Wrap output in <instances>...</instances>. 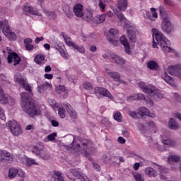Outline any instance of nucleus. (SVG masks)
<instances>
[{
  "label": "nucleus",
  "mask_w": 181,
  "mask_h": 181,
  "mask_svg": "<svg viewBox=\"0 0 181 181\" xmlns=\"http://www.w3.org/2000/svg\"><path fill=\"white\" fill-rule=\"evenodd\" d=\"M141 166V164L139 163H134L133 168L134 170H138L139 169V167Z\"/></svg>",
  "instance_id": "69168bd1"
},
{
  "label": "nucleus",
  "mask_w": 181,
  "mask_h": 181,
  "mask_svg": "<svg viewBox=\"0 0 181 181\" xmlns=\"http://www.w3.org/2000/svg\"><path fill=\"white\" fill-rule=\"evenodd\" d=\"M160 177L163 180L170 181V175L168 174V170H163L160 172Z\"/></svg>",
  "instance_id": "c85d7f7f"
},
{
  "label": "nucleus",
  "mask_w": 181,
  "mask_h": 181,
  "mask_svg": "<svg viewBox=\"0 0 181 181\" xmlns=\"http://www.w3.org/2000/svg\"><path fill=\"white\" fill-rule=\"evenodd\" d=\"M93 146L94 144L93 141L90 140H83L81 143V146L74 141L72 143V149H74L75 152L83 153L86 158H88V156L91 155V151H93Z\"/></svg>",
  "instance_id": "7ed1b4c3"
},
{
  "label": "nucleus",
  "mask_w": 181,
  "mask_h": 181,
  "mask_svg": "<svg viewBox=\"0 0 181 181\" xmlns=\"http://www.w3.org/2000/svg\"><path fill=\"white\" fill-rule=\"evenodd\" d=\"M168 163H173V162H180V157L177 155H171L168 158Z\"/></svg>",
  "instance_id": "c756f323"
},
{
  "label": "nucleus",
  "mask_w": 181,
  "mask_h": 181,
  "mask_svg": "<svg viewBox=\"0 0 181 181\" xmlns=\"http://www.w3.org/2000/svg\"><path fill=\"white\" fill-rule=\"evenodd\" d=\"M61 56H62V57H64V59H69V57H67V54L66 53V52H64V50L61 51Z\"/></svg>",
  "instance_id": "338daca9"
},
{
  "label": "nucleus",
  "mask_w": 181,
  "mask_h": 181,
  "mask_svg": "<svg viewBox=\"0 0 181 181\" xmlns=\"http://www.w3.org/2000/svg\"><path fill=\"white\" fill-rule=\"evenodd\" d=\"M117 141L119 142V144H125L126 142L125 139H124L123 137H119L117 139Z\"/></svg>",
  "instance_id": "0e129e2a"
},
{
  "label": "nucleus",
  "mask_w": 181,
  "mask_h": 181,
  "mask_svg": "<svg viewBox=\"0 0 181 181\" xmlns=\"http://www.w3.org/2000/svg\"><path fill=\"white\" fill-rule=\"evenodd\" d=\"M93 168L97 170V172H100V170H101V167H100L98 164L93 163Z\"/></svg>",
  "instance_id": "bf43d9fd"
},
{
  "label": "nucleus",
  "mask_w": 181,
  "mask_h": 181,
  "mask_svg": "<svg viewBox=\"0 0 181 181\" xmlns=\"http://www.w3.org/2000/svg\"><path fill=\"white\" fill-rule=\"evenodd\" d=\"M79 179V180H84L86 179V175L83 173L80 172L78 169H71L69 173H66V176L70 179V180L75 181L76 178Z\"/></svg>",
  "instance_id": "0eeeda50"
},
{
  "label": "nucleus",
  "mask_w": 181,
  "mask_h": 181,
  "mask_svg": "<svg viewBox=\"0 0 181 181\" xmlns=\"http://www.w3.org/2000/svg\"><path fill=\"white\" fill-rule=\"evenodd\" d=\"M105 4H103V1H100L99 7L100 8L102 12H104V11H105Z\"/></svg>",
  "instance_id": "6e6d98bb"
},
{
  "label": "nucleus",
  "mask_w": 181,
  "mask_h": 181,
  "mask_svg": "<svg viewBox=\"0 0 181 181\" xmlns=\"http://www.w3.org/2000/svg\"><path fill=\"white\" fill-rule=\"evenodd\" d=\"M168 127L170 129H179V123L176 122L175 119L170 118L168 122Z\"/></svg>",
  "instance_id": "cd10ccee"
},
{
  "label": "nucleus",
  "mask_w": 181,
  "mask_h": 181,
  "mask_svg": "<svg viewBox=\"0 0 181 181\" xmlns=\"http://www.w3.org/2000/svg\"><path fill=\"white\" fill-rule=\"evenodd\" d=\"M159 12H160V16L163 17V19L170 18L169 16H168V13H166V10H165L164 6L159 7Z\"/></svg>",
  "instance_id": "e433bc0d"
},
{
  "label": "nucleus",
  "mask_w": 181,
  "mask_h": 181,
  "mask_svg": "<svg viewBox=\"0 0 181 181\" xmlns=\"http://www.w3.org/2000/svg\"><path fill=\"white\" fill-rule=\"evenodd\" d=\"M114 119L115 121H117V122H122V115H121V112H117L114 114Z\"/></svg>",
  "instance_id": "79ce46f5"
},
{
  "label": "nucleus",
  "mask_w": 181,
  "mask_h": 181,
  "mask_svg": "<svg viewBox=\"0 0 181 181\" xmlns=\"http://www.w3.org/2000/svg\"><path fill=\"white\" fill-rule=\"evenodd\" d=\"M32 165H39L37 162L35 161V159L33 158H27L26 160V165L28 168H30Z\"/></svg>",
  "instance_id": "37998d69"
},
{
  "label": "nucleus",
  "mask_w": 181,
  "mask_h": 181,
  "mask_svg": "<svg viewBox=\"0 0 181 181\" xmlns=\"http://www.w3.org/2000/svg\"><path fill=\"white\" fill-rule=\"evenodd\" d=\"M139 87L141 88L144 93L148 94L150 97H153L155 100H160L161 98H163V95L160 93V90H159V89H158L155 86H146V83L140 82L139 83Z\"/></svg>",
  "instance_id": "20e7f679"
},
{
  "label": "nucleus",
  "mask_w": 181,
  "mask_h": 181,
  "mask_svg": "<svg viewBox=\"0 0 181 181\" xmlns=\"http://www.w3.org/2000/svg\"><path fill=\"white\" fill-rule=\"evenodd\" d=\"M107 39L109 42L111 43H115V42H118V30L115 28H112L110 30Z\"/></svg>",
  "instance_id": "ddd939ff"
},
{
  "label": "nucleus",
  "mask_w": 181,
  "mask_h": 181,
  "mask_svg": "<svg viewBox=\"0 0 181 181\" xmlns=\"http://www.w3.org/2000/svg\"><path fill=\"white\" fill-rule=\"evenodd\" d=\"M162 78L165 80L168 84H170V86H172V87H176V83H175V80L172 78L169 75H168V73L165 72L162 74Z\"/></svg>",
  "instance_id": "5701e85b"
},
{
  "label": "nucleus",
  "mask_w": 181,
  "mask_h": 181,
  "mask_svg": "<svg viewBox=\"0 0 181 181\" xmlns=\"http://www.w3.org/2000/svg\"><path fill=\"white\" fill-rule=\"evenodd\" d=\"M51 124H52V127H59V122H57L54 119H52L51 121Z\"/></svg>",
  "instance_id": "e2e57ef3"
},
{
  "label": "nucleus",
  "mask_w": 181,
  "mask_h": 181,
  "mask_svg": "<svg viewBox=\"0 0 181 181\" xmlns=\"http://www.w3.org/2000/svg\"><path fill=\"white\" fill-rule=\"evenodd\" d=\"M127 35L130 42H132V43L136 42V35L134 31L127 30Z\"/></svg>",
  "instance_id": "c9c22d12"
},
{
  "label": "nucleus",
  "mask_w": 181,
  "mask_h": 181,
  "mask_svg": "<svg viewBox=\"0 0 181 181\" xmlns=\"http://www.w3.org/2000/svg\"><path fill=\"white\" fill-rule=\"evenodd\" d=\"M110 57L112 62H115V63H116V64H119V66H124L126 63L125 59L118 55L112 54Z\"/></svg>",
  "instance_id": "aec40b11"
},
{
  "label": "nucleus",
  "mask_w": 181,
  "mask_h": 181,
  "mask_svg": "<svg viewBox=\"0 0 181 181\" xmlns=\"http://www.w3.org/2000/svg\"><path fill=\"white\" fill-rule=\"evenodd\" d=\"M73 47L76 50H78V52H79V53H84V52H85L84 47H83V46H78L75 44Z\"/></svg>",
  "instance_id": "09e8293b"
},
{
  "label": "nucleus",
  "mask_w": 181,
  "mask_h": 181,
  "mask_svg": "<svg viewBox=\"0 0 181 181\" xmlns=\"http://www.w3.org/2000/svg\"><path fill=\"white\" fill-rule=\"evenodd\" d=\"M34 62L36 64L42 66L46 63V56L42 54H37L34 58Z\"/></svg>",
  "instance_id": "6ab92c4d"
},
{
  "label": "nucleus",
  "mask_w": 181,
  "mask_h": 181,
  "mask_svg": "<svg viewBox=\"0 0 181 181\" xmlns=\"http://www.w3.org/2000/svg\"><path fill=\"white\" fill-rule=\"evenodd\" d=\"M62 175V173L59 171H54V174L51 177V181H64V178Z\"/></svg>",
  "instance_id": "a878e982"
},
{
  "label": "nucleus",
  "mask_w": 181,
  "mask_h": 181,
  "mask_svg": "<svg viewBox=\"0 0 181 181\" xmlns=\"http://www.w3.org/2000/svg\"><path fill=\"white\" fill-rule=\"evenodd\" d=\"M173 29L170 18H164L162 22V30L165 33H170Z\"/></svg>",
  "instance_id": "1a4fd4ad"
},
{
  "label": "nucleus",
  "mask_w": 181,
  "mask_h": 181,
  "mask_svg": "<svg viewBox=\"0 0 181 181\" xmlns=\"http://www.w3.org/2000/svg\"><path fill=\"white\" fill-rule=\"evenodd\" d=\"M134 177L136 181H144V179H142V175L141 174H135Z\"/></svg>",
  "instance_id": "864d4df0"
},
{
  "label": "nucleus",
  "mask_w": 181,
  "mask_h": 181,
  "mask_svg": "<svg viewBox=\"0 0 181 181\" xmlns=\"http://www.w3.org/2000/svg\"><path fill=\"white\" fill-rule=\"evenodd\" d=\"M136 100H144L148 105L153 106V101L150 98L145 97V95L142 93L137 94Z\"/></svg>",
  "instance_id": "4be33fe9"
},
{
  "label": "nucleus",
  "mask_w": 181,
  "mask_h": 181,
  "mask_svg": "<svg viewBox=\"0 0 181 181\" xmlns=\"http://www.w3.org/2000/svg\"><path fill=\"white\" fill-rule=\"evenodd\" d=\"M0 101H1L3 104H6V103H8V97L5 96V94H4V90L1 87H0Z\"/></svg>",
  "instance_id": "4c0bfd02"
},
{
  "label": "nucleus",
  "mask_w": 181,
  "mask_h": 181,
  "mask_svg": "<svg viewBox=\"0 0 181 181\" xmlns=\"http://www.w3.org/2000/svg\"><path fill=\"white\" fill-rule=\"evenodd\" d=\"M64 91H66V87L63 85H59L55 88V93H57V94H62L64 93Z\"/></svg>",
  "instance_id": "ea45409f"
},
{
  "label": "nucleus",
  "mask_w": 181,
  "mask_h": 181,
  "mask_svg": "<svg viewBox=\"0 0 181 181\" xmlns=\"http://www.w3.org/2000/svg\"><path fill=\"white\" fill-rule=\"evenodd\" d=\"M84 6L80 3L76 4L73 7V12L77 18H83L84 16Z\"/></svg>",
  "instance_id": "9d476101"
},
{
  "label": "nucleus",
  "mask_w": 181,
  "mask_h": 181,
  "mask_svg": "<svg viewBox=\"0 0 181 181\" xmlns=\"http://www.w3.org/2000/svg\"><path fill=\"white\" fill-rule=\"evenodd\" d=\"M117 8L122 12L127 11V8H128V0H118Z\"/></svg>",
  "instance_id": "b1692460"
},
{
  "label": "nucleus",
  "mask_w": 181,
  "mask_h": 181,
  "mask_svg": "<svg viewBox=\"0 0 181 181\" xmlns=\"http://www.w3.org/2000/svg\"><path fill=\"white\" fill-rule=\"evenodd\" d=\"M1 31L3 32L4 35H5L9 40H16V34L11 30L8 21H0V32Z\"/></svg>",
  "instance_id": "39448f33"
},
{
  "label": "nucleus",
  "mask_w": 181,
  "mask_h": 181,
  "mask_svg": "<svg viewBox=\"0 0 181 181\" xmlns=\"http://www.w3.org/2000/svg\"><path fill=\"white\" fill-rule=\"evenodd\" d=\"M163 144L167 146H175L176 142L172 139L163 140Z\"/></svg>",
  "instance_id": "a19ab883"
},
{
  "label": "nucleus",
  "mask_w": 181,
  "mask_h": 181,
  "mask_svg": "<svg viewBox=\"0 0 181 181\" xmlns=\"http://www.w3.org/2000/svg\"><path fill=\"white\" fill-rule=\"evenodd\" d=\"M145 174L148 176V177H155L156 176H158V171L148 167L145 169Z\"/></svg>",
  "instance_id": "393cba45"
},
{
  "label": "nucleus",
  "mask_w": 181,
  "mask_h": 181,
  "mask_svg": "<svg viewBox=\"0 0 181 181\" xmlns=\"http://www.w3.org/2000/svg\"><path fill=\"white\" fill-rule=\"evenodd\" d=\"M128 115L132 117V118H138V113L135 111H129Z\"/></svg>",
  "instance_id": "3c124183"
},
{
  "label": "nucleus",
  "mask_w": 181,
  "mask_h": 181,
  "mask_svg": "<svg viewBox=\"0 0 181 181\" xmlns=\"http://www.w3.org/2000/svg\"><path fill=\"white\" fill-rule=\"evenodd\" d=\"M18 169H16L15 168H11L8 170V177L10 179H13V177H15L16 176V175H18Z\"/></svg>",
  "instance_id": "f704fd0d"
},
{
  "label": "nucleus",
  "mask_w": 181,
  "mask_h": 181,
  "mask_svg": "<svg viewBox=\"0 0 181 181\" xmlns=\"http://www.w3.org/2000/svg\"><path fill=\"white\" fill-rule=\"evenodd\" d=\"M139 115L141 117H144V115H146L147 117H150L151 118H155L156 117V115L153 113H151L148 108L145 107H141L139 108V112H138Z\"/></svg>",
  "instance_id": "2eb2a0df"
},
{
  "label": "nucleus",
  "mask_w": 181,
  "mask_h": 181,
  "mask_svg": "<svg viewBox=\"0 0 181 181\" xmlns=\"http://www.w3.org/2000/svg\"><path fill=\"white\" fill-rule=\"evenodd\" d=\"M153 32V47L155 49L158 45L160 46L161 48V50L164 52V53H172L173 52V49L170 47L169 46L170 45V41L165 37L162 33L159 32L158 29L156 28H153L152 29ZM156 40V42H155Z\"/></svg>",
  "instance_id": "f03ea898"
},
{
  "label": "nucleus",
  "mask_w": 181,
  "mask_h": 181,
  "mask_svg": "<svg viewBox=\"0 0 181 181\" xmlns=\"http://www.w3.org/2000/svg\"><path fill=\"white\" fill-rule=\"evenodd\" d=\"M168 71L171 76H175L181 78V66L180 65L171 66L168 68Z\"/></svg>",
  "instance_id": "9b49d317"
},
{
  "label": "nucleus",
  "mask_w": 181,
  "mask_h": 181,
  "mask_svg": "<svg viewBox=\"0 0 181 181\" xmlns=\"http://www.w3.org/2000/svg\"><path fill=\"white\" fill-rule=\"evenodd\" d=\"M32 39L30 38H26L24 40V43H25V45H30V43H32Z\"/></svg>",
  "instance_id": "680f3d73"
},
{
  "label": "nucleus",
  "mask_w": 181,
  "mask_h": 181,
  "mask_svg": "<svg viewBox=\"0 0 181 181\" xmlns=\"http://www.w3.org/2000/svg\"><path fill=\"white\" fill-rule=\"evenodd\" d=\"M42 40H44V38H43V37H36L35 38V43H39L40 42H42Z\"/></svg>",
  "instance_id": "774afa93"
},
{
  "label": "nucleus",
  "mask_w": 181,
  "mask_h": 181,
  "mask_svg": "<svg viewBox=\"0 0 181 181\" xmlns=\"http://www.w3.org/2000/svg\"><path fill=\"white\" fill-rule=\"evenodd\" d=\"M47 87H49V84H43L37 87V90L39 93H43L45 90H47Z\"/></svg>",
  "instance_id": "de8ad7c7"
},
{
  "label": "nucleus",
  "mask_w": 181,
  "mask_h": 181,
  "mask_svg": "<svg viewBox=\"0 0 181 181\" xmlns=\"http://www.w3.org/2000/svg\"><path fill=\"white\" fill-rule=\"evenodd\" d=\"M150 11L151 12H151L148 11L146 12V16L148 19L153 22L156 21V19H158V13H156V8H151Z\"/></svg>",
  "instance_id": "412c9836"
},
{
  "label": "nucleus",
  "mask_w": 181,
  "mask_h": 181,
  "mask_svg": "<svg viewBox=\"0 0 181 181\" xmlns=\"http://www.w3.org/2000/svg\"><path fill=\"white\" fill-rule=\"evenodd\" d=\"M107 74L109 77H111V78H113L115 81H119V78H121V76H119V74L118 72H107Z\"/></svg>",
  "instance_id": "2f4dec72"
},
{
  "label": "nucleus",
  "mask_w": 181,
  "mask_h": 181,
  "mask_svg": "<svg viewBox=\"0 0 181 181\" xmlns=\"http://www.w3.org/2000/svg\"><path fill=\"white\" fill-rule=\"evenodd\" d=\"M147 67L150 70H158L159 69V64H158L157 62L151 60L147 63Z\"/></svg>",
  "instance_id": "bb28decb"
},
{
  "label": "nucleus",
  "mask_w": 181,
  "mask_h": 181,
  "mask_svg": "<svg viewBox=\"0 0 181 181\" xmlns=\"http://www.w3.org/2000/svg\"><path fill=\"white\" fill-rule=\"evenodd\" d=\"M94 93L100 94L103 97H107V98H110V100H112V98H114L112 95H111V93H110V90L105 88L96 87L94 89Z\"/></svg>",
  "instance_id": "6e6552de"
},
{
  "label": "nucleus",
  "mask_w": 181,
  "mask_h": 181,
  "mask_svg": "<svg viewBox=\"0 0 181 181\" xmlns=\"http://www.w3.org/2000/svg\"><path fill=\"white\" fill-rule=\"evenodd\" d=\"M120 43L123 45L124 47L125 52L127 54H131V46L129 45V43L128 42V40H127V37H125V35H122L119 38Z\"/></svg>",
  "instance_id": "dca6fc26"
},
{
  "label": "nucleus",
  "mask_w": 181,
  "mask_h": 181,
  "mask_svg": "<svg viewBox=\"0 0 181 181\" xmlns=\"http://www.w3.org/2000/svg\"><path fill=\"white\" fill-rule=\"evenodd\" d=\"M58 114L61 118H66V109L64 107H59L58 109Z\"/></svg>",
  "instance_id": "c03bdc74"
},
{
  "label": "nucleus",
  "mask_w": 181,
  "mask_h": 181,
  "mask_svg": "<svg viewBox=\"0 0 181 181\" xmlns=\"http://www.w3.org/2000/svg\"><path fill=\"white\" fill-rule=\"evenodd\" d=\"M117 16L118 18V19H119V21H125V16H124V13H122V12L119 11L117 13Z\"/></svg>",
  "instance_id": "8fccbe9b"
},
{
  "label": "nucleus",
  "mask_w": 181,
  "mask_h": 181,
  "mask_svg": "<svg viewBox=\"0 0 181 181\" xmlns=\"http://www.w3.org/2000/svg\"><path fill=\"white\" fill-rule=\"evenodd\" d=\"M8 128L11 129V133L14 136H19L22 134V128L17 123L16 121H8Z\"/></svg>",
  "instance_id": "423d86ee"
},
{
  "label": "nucleus",
  "mask_w": 181,
  "mask_h": 181,
  "mask_svg": "<svg viewBox=\"0 0 181 181\" xmlns=\"http://www.w3.org/2000/svg\"><path fill=\"white\" fill-rule=\"evenodd\" d=\"M8 63L11 64L12 62H14V66H18L19 63H21V61L22 60L21 57H19V55L16 52H11L8 54L7 57Z\"/></svg>",
  "instance_id": "f8f14e48"
},
{
  "label": "nucleus",
  "mask_w": 181,
  "mask_h": 181,
  "mask_svg": "<svg viewBox=\"0 0 181 181\" xmlns=\"http://www.w3.org/2000/svg\"><path fill=\"white\" fill-rule=\"evenodd\" d=\"M15 80L16 83H18L23 88L28 92H24L21 93V107L23 111L28 114L30 118H35V117H37L40 115L41 111L40 108L36 106V104L33 100H32V95L33 93H32V86L28 83V81L23 79L22 77L19 76H15Z\"/></svg>",
  "instance_id": "f257e3e1"
},
{
  "label": "nucleus",
  "mask_w": 181,
  "mask_h": 181,
  "mask_svg": "<svg viewBox=\"0 0 181 181\" xmlns=\"http://www.w3.org/2000/svg\"><path fill=\"white\" fill-rule=\"evenodd\" d=\"M64 40L67 46H69V47H74V45H76V43L71 41V38L70 37H66L64 38Z\"/></svg>",
  "instance_id": "49530a36"
},
{
  "label": "nucleus",
  "mask_w": 181,
  "mask_h": 181,
  "mask_svg": "<svg viewBox=\"0 0 181 181\" xmlns=\"http://www.w3.org/2000/svg\"><path fill=\"white\" fill-rule=\"evenodd\" d=\"M164 4L165 5H168V6H175V3H173V1L172 0H163Z\"/></svg>",
  "instance_id": "5fc2aeb1"
},
{
  "label": "nucleus",
  "mask_w": 181,
  "mask_h": 181,
  "mask_svg": "<svg viewBox=\"0 0 181 181\" xmlns=\"http://www.w3.org/2000/svg\"><path fill=\"white\" fill-rule=\"evenodd\" d=\"M83 88H85V90H88L89 91H91V90H93V85L91 84V83L89 82H85L83 84Z\"/></svg>",
  "instance_id": "a18cd8bd"
},
{
  "label": "nucleus",
  "mask_w": 181,
  "mask_h": 181,
  "mask_svg": "<svg viewBox=\"0 0 181 181\" xmlns=\"http://www.w3.org/2000/svg\"><path fill=\"white\" fill-rule=\"evenodd\" d=\"M45 78H47V80H52V78H53V74H45Z\"/></svg>",
  "instance_id": "052dcab7"
},
{
  "label": "nucleus",
  "mask_w": 181,
  "mask_h": 181,
  "mask_svg": "<svg viewBox=\"0 0 181 181\" xmlns=\"http://www.w3.org/2000/svg\"><path fill=\"white\" fill-rule=\"evenodd\" d=\"M23 12H25L26 13H30L31 15H35V16H40V14L39 13V11L35 9L34 8L29 6L28 5H25L23 8Z\"/></svg>",
  "instance_id": "a211bd4d"
},
{
  "label": "nucleus",
  "mask_w": 181,
  "mask_h": 181,
  "mask_svg": "<svg viewBox=\"0 0 181 181\" xmlns=\"http://www.w3.org/2000/svg\"><path fill=\"white\" fill-rule=\"evenodd\" d=\"M25 47L26 50H33V49H35V47L30 44L25 45Z\"/></svg>",
  "instance_id": "4d7b16f0"
},
{
  "label": "nucleus",
  "mask_w": 181,
  "mask_h": 181,
  "mask_svg": "<svg viewBox=\"0 0 181 181\" xmlns=\"http://www.w3.org/2000/svg\"><path fill=\"white\" fill-rule=\"evenodd\" d=\"M4 156L5 158H13V156L6 150H0V159L4 160Z\"/></svg>",
  "instance_id": "473e14b6"
},
{
  "label": "nucleus",
  "mask_w": 181,
  "mask_h": 181,
  "mask_svg": "<svg viewBox=\"0 0 181 181\" xmlns=\"http://www.w3.org/2000/svg\"><path fill=\"white\" fill-rule=\"evenodd\" d=\"M64 107H65L66 110L67 111L68 114H69L70 117H71V118L74 119H77V112L76 110H74V109H73L70 104L65 103L64 104Z\"/></svg>",
  "instance_id": "f3484780"
},
{
  "label": "nucleus",
  "mask_w": 181,
  "mask_h": 181,
  "mask_svg": "<svg viewBox=\"0 0 181 181\" xmlns=\"http://www.w3.org/2000/svg\"><path fill=\"white\" fill-rule=\"evenodd\" d=\"M66 16L69 18V19H73L74 15L71 11H69L66 13Z\"/></svg>",
  "instance_id": "13d9d810"
},
{
  "label": "nucleus",
  "mask_w": 181,
  "mask_h": 181,
  "mask_svg": "<svg viewBox=\"0 0 181 181\" xmlns=\"http://www.w3.org/2000/svg\"><path fill=\"white\" fill-rule=\"evenodd\" d=\"M43 151H45V147L42 146L40 148L39 146H35L33 149V153H35L36 156H40V158H42V159H48L49 156L45 154Z\"/></svg>",
  "instance_id": "4468645a"
},
{
  "label": "nucleus",
  "mask_w": 181,
  "mask_h": 181,
  "mask_svg": "<svg viewBox=\"0 0 181 181\" xmlns=\"http://www.w3.org/2000/svg\"><path fill=\"white\" fill-rule=\"evenodd\" d=\"M96 23H103L105 21V14H101L95 17Z\"/></svg>",
  "instance_id": "58836bf2"
},
{
  "label": "nucleus",
  "mask_w": 181,
  "mask_h": 181,
  "mask_svg": "<svg viewBox=\"0 0 181 181\" xmlns=\"http://www.w3.org/2000/svg\"><path fill=\"white\" fill-rule=\"evenodd\" d=\"M57 136V133L54 132L50 134L44 139L45 142H53V141L56 140V137Z\"/></svg>",
  "instance_id": "72a5a7b5"
},
{
  "label": "nucleus",
  "mask_w": 181,
  "mask_h": 181,
  "mask_svg": "<svg viewBox=\"0 0 181 181\" xmlns=\"http://www.w3.org/2000/svg\"><path fill=\"white\" fill-rule=\"evenodd\" d=\"M83 21L86 22H91L93 21V12L87 11L86 14L82 16Z\"/></svg>",
  "instance_id": "7c9ffc66"
},
{
  "label": "nucleus",
  "mask_w": 181,
  "mask_h": 181,
  "mask_svg": "<svg viewBox=\"0 0 181 181\" xmlns=\"http://www.w3.org/2000/svg\"><path fill=\"white\" fill-rule=\"evenodd\" d=\"M0 119L5 121L6 119V117H5V112L2 108L0 107Z\"/></svg>",
  "instance_id": "603ef678"
}]
</instances>
